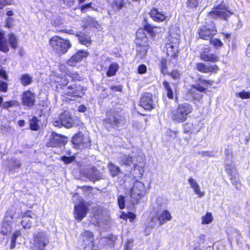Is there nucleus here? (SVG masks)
<instances>
[{"label":"nucleus","instance_id":"f257e3e1","mask_svg":"<svg viewBox=\"0 0 250 250\" xmlns=\"http://www.w3.org/2000/svg\"><path fill=\"white\" fill-rule=\"evenodd\" d=\"M156 27L146 23L144 26V29H139L136 32V50L140 54V58H144L145 57L149 48L148 38L144 30L149 33L151 36L153 37L156 34Z\"/></svg>","mask_w":250,"mask_h":250},{"label":"nucleus","instance_id":"f03ea898","mask_svg":"<svg viewBox=\"0 0 250 250\" xmlns=\"http://www.w3.org/2000/svg\"><path fill=\"white\" fill-rule=\"evenodd\" d=\"M144 160L143 156L140 150L137 148H133L131 153L128 155L124 154L120 157V163L126 166H133V171L135 174L142 175L144 173L143 164L141 162Z\"/></svg>","mask_w":250,"mask_h":250},{"label":"nucleus","instance_id":"7ed1b4c3","mask_svg":"<svg viewBox=\"0 0 250 250\" xmlns=\"http://www.w3.org/2000/svg\"><path fill=\"white\" fill-rule=\"evenodd\" d=\"M180 38V30L177 27H171L169 30V35L166 44V48L168 56L172 59H175Z\"/></svg>","mask_w":250,"mask_h":250},{"label":"nucleus","instance_id":"20e7f679","mask_svg":"<svg viewBox=\"0 0 250 250\" xmlns=\"http://www.w3.org/2000/svg\"><path fill=\"white\" fill-rule=\"evenodd\" d=\"M192 110V106L190 104H181L178 105L176 109L171 110L170 116L175 123H183L187 119L188 115Z\"/></svg>","mask_w":250,"mask_h":250},{"label":"nucleus","instance_id":"39448f33","mask_svg":"<svg viewBox=\"0 0 250 250\" xmlns=\"http://www.w3.org/2000/svg\"><path fill=\"white\" fill-rule=\"evenodd\" d=\"M49 44L53 51L60 55L65 54L72 46L69 40L58 36L52 37L49 40Z\"/></svg>","mask_w":250,"mask_h":250},{"label":"nucleus","instance_id":"423d86ee","mask_svg":"<svg viewBox=\"0 0 250 250\" xmlns=\"http://www.w3.org/2000/svg\"><path fill=\"white\" fill-rule=\"evenodd\" d=\"M146 192V189L145 185L141 182L136 181L134 183L129 190V194L131 198V202L133 204L141 202Z\"/></svg>","mask_w":250,"mask_h":250},{"label":"nucleus","instance_id":"0eeeda50","mask_svg":"<svg viewBox=\"0 0 250 250\" xmlns=\"http://www.w3.org/2000/svg\"><path fill=\"white\" fill-rule=\"evenodd\" d=\"M47 235L43 232L37 231L33 234L31 248L32 250H46L45 248L49 243Z\"/></svg>","mask_w":250,"mask_h":250},{"label":"nucleus","instance_id":"6e6552de","mask_svg":"<svg viewBox=\"0 0 250 250\" xmlns=\"http://www.w3.org/2000/svg\"><path fill=\"white\" fill-rule=\"evenodd\" d=\"M94 236L93 233L85 230L79 236V243L83 250H91L93 247Z\"/></svg>","mask_w":250,"mask_h":250},{"label":"nucleus","instance_id":"1a4fd4ad","mask_svg":"<svg viewBox=\"0 0 250 250\" xmlns=\"http://www.w3.org/2000/svg\"><path fill=\"white\" fill-rule=\"evenodd\" d=\"M232 14L229 8L222 3L218 6L214 7L211 11L209 13V17L214 19H222L226 20L227 18Z\"/></svg>","mask_w":250,"mask_h":250},{"label":"nucleus","instance_id":"9d476101","mask_svg":"<svg viewBox=\"0 0 250 250\" xmlns=\"http://www.w3.org/2000/svg\"><path fill=\"white\" fill-rule=\"evenodd\" d=\"M85 91L82 85L80 84H74L69 85L66 89L62 91L63 96L70 97L71 100H75V97H81L84 94Z\"/></svg>","mask_w":250,"mask_h":250},{"label":"nucleus","instance_id":"9b49d317","mask_svg":"<svg viewBox=\"0 0 250 250\" xmlns=\"http://www.w3.org/2000/svg\"><path fill=\"white\" fill-rule=\"evenodd\" d=\"M217 30L215 24L212 21L202 26L199 31V36L204 40H208L216 34Z\"/></svg>","mask_w":250,"mask_h":250},{"label":"nucleus","instance_id":"f8f14e48","mask_svg":"<svg viewBox=\"0 0 250 250\" xmlns=\"http://www.w3.org/2000/svg\"><path fill=\"white\" fill-rule=\"evenodd\" d=\"M72 142L75 147L78 149H82L90 146V140L88 135H84L79 132L73 138Z\"/></svg>","mask_w":250,"mask_h":250},{"label":"nucleus","instance_id":"ddd939ff","mask_svg":"<svg viewBox=\"0 0 250 250\" xmlns=\"http://www.w3.org/2000/svg\"><path fill=\"white\" fill-rule=\"evenodd\" d=\"M13 215L14 211L12 209L6 212L0 230V233L2 235L7 236L11 233Z\"/></svg>","mask_w":250,"mask_h":250},{"label":"nucleus","instance_id":"4468645a","mask_svg":"<svg viewBox=\"0 0 250 250\" xmlns=\"http://www.w3.org/2000/svg\"><path fill=\"white\" fill-rule=\"evenodd\" d=\"M67 139L64 136L53 132L49 136V140L46 143L48 147H61L64 146Z\"/></svg>","mask_w":250,"mask_h":250},{"label":"nucleus","instance_id":"2eb2a0df","mask_svg":"<svg viewBox=\"0 0 250 250\" xmlns=\"http://www.w3.org/2000/svg\"><path fill=\"white\" fill-rule=\"evenodd\" d=\"M199 82L200 83L192 85V89H190V93L193 95V97L195 99L198 100L202 98V95L201 93H196V92L198 91L199 92H203L206 90V88L203 86L201 85V84L206 85L207 84H211V82L209 80L199 79Z\"/></svg>","mask_w":250,"mask_h":250},{"label":"nucleus","instance_id":"dca6fc26","mask_svg":"<svg viewBox=\"0 0 250 250\" xmlns=\"http://www.w3.org/2000/svg\"><path fill=\"white\" fill-rule=\"evenodd\" d=\"M203 126V123L197 119H194L184 125L185 133H195L199 132Z\"/></svg>","mask_w":250,"mask_h":250},{"label":"nucleus","instance_id":"f3484780","mask_svg":"<svg viewBox=\"0 0 250 250\" xmlns=\"http://www.w3.org/2000/svg\"><path fill=\"white\" fill-rule=\"evenodd\" d=\"M140 105L146 110L150 111L154 108L155 105L152 94L150 93L143 94L140 100Z\"/></svg>","mask_w":250,"mask_h":250},{"label":"nucleus","instance_id":"a211bd4d","mask_svg":"<svg viewBox=\"0 0 250 250\" xmlns=\"http://www.w3.org/2000/svg\"><path fill=\"white\" fill-rule=\"evenodd\" d=\"M88 211L87 206L84 203H80L74 207V216L79 222H81L86 215Z\"/></svg>","mask_w":250,"mask_h":250},{"label":"nucleus","instance_id":"6ab92c4d","mask_svg":"<svg viewBox=\"0 0 250 250\" xmlns=\"http://www.w3.org/2000/svg\"><path fill=\"white\" fill-rule=\"evenodd\" d=\"M35 94L30 90L24 91L21 96L22 105L29 108H31L35 104Z\"/></svg>","mask_w":250,"mask_h":250},{"label":"nucleus","instance_id":"aec40b11","mask_svg":"<svg viewBox=\"0 0 250 250\" xmlns=\"http://www.w3.org/2000/svg\"><path fill=\"white\" fill-rule=\"evenodd\" d=\"M85 175L87 178L92 181H99L104 178V176L103 173L94 167H91L85 173Z\"/></svg>","mask_w":250,"mask_h":250},{"label":"nucleus","instance_id":"412c9836","mask_svg":"<svg viewBox=\"0 0 250 250\" xmlns=\"http://www.w3.org/2000/svg\"><path fill=\"white\" fill-rule=\"evenodd\" d=\"M87 53L83 50L79 51L67 61V64L70 66H75L77 62H80L84 58L86 57Z\"/></svg>","mask_w":250,"mask_h":250},{"label":"nucleus","instance_id":"4be33fe9","mask_svg":"<svg viewBox=\"0 0 250 250\" xmlns=\"http://www.w3.org/2000/svg\"><path fill=\"white\" fill-rule=\"evenodd\" d=\"M34 216V215L32 216V212L30 210L22 213V221L21 224L23 228L25 229H29L31 228L32 223L29 218H33Z\"/></svg>","mask_w":250,"mask_h":250},{"label":"nucleus","instance_id":"5701e85b","mask_svg":"<svg viewBox=\"0 0 250 250\" xmlns=\"http://www.w3.org/2000/svg\"><path fill=\"white\" fill-rule=\"evenodd\" d=\"M196 69L199 71L208 73L209 72H216L218 70V67L216 65H206L203 63H198L196 64Z\"/></svg>","mask_w":250,"mask_h":250},{"label":"nucleus","instance_id":"b1692460","mask_svg":"<svg viewBox=\"0 0 250 250\" xmlns=\"http://www.w3.org/2000/svg\"><path fill=\"white\" fill-rule=\"evenodd\" d=\"M60 119L62 120L63 123V126L66 128H69L72 126L73 120L71 115L68 111H64L60 115Z\"/></svg>","mask_w":250,"mask_h":250},{"label":"nucleus","instance_id":"393cba45","mask_svg":"<svg viewBox=\"0 0 250 250\" xmlns=\"http://www.w3.org/2000/svg\"><path fill=\"white\" fill-rule=\"evenodd\" d=\"M201 59L206 62H216L218 61L219 57L214 54H209V50L207 48L200 54Z\"/></svg>","mask_w":250,"mask_h":250},{"label":"nucleus","instance_id":"a878e982","mask_svg":"<svg viewBox=\"0 0 250 250\" xmlns=\"http://www.w3.org/2000/svg\"><path fill=\"white\" fill-rule=\"evenodd\" d=\"M157 221H158V220L156 213L155 212L151 213L145 223L146 231H147L148 229H154Z\"/></svg>","mask_w":250,"mask_h":250},{"label":"nucleus","instance_id":"bb28decb","mask_svg":"<svg viewBox=\"0 0 250 250\" xmlns=\"http://www.w3.org/2000/svg\"><path fill=\"white\" fill-rule=\"evenodd\" d=\"M149 15L151 18L156 22L163 21L166 19V16L164 12H160L156 8H153L151 10Z\"/></svg>","mask_w":250,"mask_h":250},{"label":"nucleus","instance_id":"cd10ccee","mask_svg":"<svg viewBox=\"0 0 250 250\" xmlns=\"http://www.w3.org/2000/svg\"><path fill=\"white\" fill-rule=\"evenodd\" d=\"M104 124L107 128H115L119 124V120L114 115L108 117L106 118Z\"/></svg>","mask_w":250,"mask_h":250},{"label":"nucleus","instance_id":"c85d7f7f","mask_svg":"<svg viewBox=\"0 0 250 250\" xmlns=\"http://www.w3.org/2000/svg\"><path fill=\"white\" fill-rule=\"evenodd\" d=\"M228 236L231 245L233 242L238 243L241 238L239 231L235 229H232L231 231L228 232Z\"/></svg>","mask_w":250,"mask_h":250},{"label":"nucleus","instance_id":"c756f323","mask_svg":"<svg viewBox=\"0 0 250 250\" xmlns=\"http://www.w3.org/2000/svg\"><path fill=\"white\" fill-rule=\"evenodd\" d=\"M172 216L167 210L163 211L158 216V220L160 225L165 224L167 222L171 220Z\"/></svg>","mask_w":250,"mask_h":250},{"label":"nucleus","instance_id":"7c9ffc66","mask_svg":"<svg viewBox=\"0 0 250 250\" xmlns=\"http://www.w3.org/2000/svg\"><path fill=\"white\" fill-rule=\"evenodd\" d=\"M188 182L190 185V187L193 189L194 192L199 197H201L204 195V193L201 192L199 186L196 181L190 177L188 180Z\"/></svg>","mask_w":250,"mask_h":250},{"label":"nucleus","instance_id":"2f4dec72","mask_svg":"<svg viewBox=\"0 0 250 250\" xmlns=\"http://www.w3.org/2000/svg\"><path fill=\"white\" fill-rule=\"evenodd\" d=\"M0 51L3 52H7L9 51V47L6 40L4 38V32L0 30Z\"/></svg>","mask_w":250,"mask_h":250},{"label":"nucleus","instance_id":"473e14b6","mask_svg":"<svg viewBox=\"0 0 250 250\" xmlns=\"http://www.w3.org/2000/svg\"><path fill=\"white\" fill-rule=\"evenodd\" d=\"M76 36L78 37L80 42L87 46L91 44V38L89 36L84 34H76Z\"/></svg>","mask_w":250,"mask_h":250},{"label":"nucleus","instance_id":"72a5a7b5","mask_svg":"<svg viewBox=\"0 0 250 250\" xmlns=\"http://www.w3.org/2000/svg\"><path fill=\"white\" fill-rule=\"evenodd\" d=\"M119 65L116 62H112L108 68L106 72V75L108 77H112L114 76L116 72L119 69Z\"/></svg>","mask_w":250,"mask_h":250},{"label":"nucleus","instance_id":"f704fd0d","mask_svg":"<svg viewBox=\"0 0 250 250\" xmlns=\"http://www.w3.org/2000/svg\"><path fill=\"white\" fill-rule=\"evenodd\" d=\"M108 166L110 174L113 177L118 176L121 173L120 167L113 163H109Z\"/></svg>","mask_w":250,"mask_h":250},{"label":"nucleus","instance_id":"c9c22d12","mask_svg":"<svg viewBox=\"0 0 250 250\" xmlns=\"http://www.w3.org/2000/svg\"><path fill=\"white\" fill-rule=\"evenodd\" d=\"M83 26L84 27H96L98 23L97 22L92 18L87 17L83 20Z\"/></svg>","mask_w":250,"mask_h":250},{"label":"nucleus","instance_id":"e433bc0d","mask_svg":"<svg viewBox=\"0 0 250 250\" xmlns=\"http://www.w3.org/2000/svg\"><path fill=\"white\" fill-rule=\"evenodd\" d=\"M225 167L226 170L230 177L232 178L238 176V173L233 165L226 164Z\"/></svg>","mask_w":250,"mask_h":250},{"label":"nucleus","instance_id":"4c0bfd02","mask_svg":"<svg viewBox=\"0 0 250 250\" xmlns=\"http://www.w3.org/2000/svg\"><path fill=\"white\" fill-rule=\"evenodd\" d=\"M21 83L23 86L30 84L32 82V77L29 74H25L21 76L20 78Z\"/></svg>","mask_w":250,"mask_h":250},{"label":"nucleus","instance_id":"58836bf2","mask_svg":"<svg viewBox=\"0 0 250 250\" xmlns=\"http://www.w3.org/2000/svg\"><path fill=\"white\" fill-rule=\"evenodd\" d=\"M8 42L11 48L15 49L18 46V40L17 37L13 33L8 35Z\"/></svg>","mask_w":250,"mask_h":250},{"label":"nucleus","instance_id":"ea45409f","mask_svg":"<svg viewBox=\"0 0 250 250\" xmlns=\"http://www.w3.org/2000/svg\"><path fill=\"white\" fill-rule=\"evenodd\" d=\"M163 85L167 92L168 98L169 99H172L173 98V93L169 83L167 81H164L163 83Z\"/></svg>","mask_w":250,"mask_h":250},{"label":"nucleus","instance_id":"a19ab883","mask_svg":"<svg viewBox=\"0 0 250 250\" xmlns=\"http://www.w3.org/2000/svg\"><path fill=\"white\" fill-rule=\"evenodd\" d=\"M21 235V232L20 230H17L15 231L12 235L11 239V245H10V249H13L15 248V244L17 241V238L20 236Z\"/></svg>","mask_w":250,"mask_h":250},{"label":"nucleus","instance_id":"79ce46f5","mask_svg":"<svg viewBox=\"0 0 250 250\" xmlns=\"http://www.w3.org/2000/svg\"><path fill=\"white\" fill-rule=\"evenodd\" d=\"M39 120L36 117H33L30 120V128L33 130H38L39 129Z\"/></svg>","mask_w":250,"mask_h":250},{"label":"nucleus","instance_id":"37998d69","mask_svg":"<svg viewBox=\"0 0 250 250\" xmlns=\"http://www.w3.org/2000/svg\"><path fill=\"white\" fill-rule=\"evenodd\" d=\"M20 105V103L16 100H12L4 102L2 106L4 108H8L12 107H18Z\"/></svg>","mask_w":250,"mask_h":250},{"label":"nucleus","instance_id":"c03bdc74","mask_svg":"<svg viewBox=\"0 0 250 250\" xmlns=\"http://www.w3.org/2000/svg\"><path fill=\"white\" fill-rule=\"evenodd\" d=\"M213 217L212 214L210 212H208L206 215L202 217V224H208L212 222Z\"/></svg>","mask_w":250,"mask_h":250},{"label":"nucleus","instance_id":"a18cd8bd","mask_svg":"<svg viewBox=\"0 0 250 250\" xmlns=\"http://www.w3.org/2000/svg\"><path fill=\"white\" fill-rule=\"evenodd\" d=\"M112 5L113 8L116 10H120L123 6L124 1L123 0H112V3H109Z\"/></svg>","mask_w":250,"mask_h":250},{"label":"nucleus","instance_id":"49530a36","mask_svg":"<svg viewBox=\"0 0 250 250\" xmlns=\"http://www.w3.org/2000/svg\"><path fill=\"white\" fill-rule=\"evenodd\" d=\"M62 79V75H57L56 74H54L50 75V80L51 82L58 83L60 85Z\"/></svg>","mask_w":250,"mask_h":250},{"label":"nucleus","instance_id":"de8ad7c7","mask_svg":"<svg viewBox=\"0 0 250 250\" xmlns=\"http://www.w3.org/2000/svg\"><path fill=\"white\" fill-rule=\"evenodd\" d=\"M201 0H188L187 6L188 7L194 8L197 7L201 2Z\"/></svg>","mask_w":250,"mask_h":250},{"label":"nucleus","instance_id":"09e8293b","mask_svg":"<svg viewBox=\"0 0 250 250\" xmlns=\"http://www.w3.org/2000/svg\"><path fill=\"white\" fill-rule=\"evenodd\" d=\"M210 42L215 48L221 47L223 44L221 40L217 38H211Z\"/></svg>","mask_w":250,"mask_h":250},{"label":"nucleus","instance_id":"8fccbe9b","mask_svg":"<svg viewBox=\"0 0 250 250\" xmlns=\"http://www.w3.org/2000/svg\"><path fill=\"white\" fill-rule=\"evenodd\" d=\"M237 96H238L240 98L243 99H250V91H246L245 90H243L241 92L237 93L236 94Z\"/></svg>","mask_w":250,"mask_h":250},{"label":"nucleus","instance_id":"3c124183","mask_svg":"<svg viewBox=\"0 0 250 250\" xmlns=\"http://www.w3.org/2000/svg\"><path fill=\"white\" fill-rule=\"evenodd\" d=\"M119 207L120 209H124L125 207V197L119 195L117 199Z\"/></svg>","mask_w":250,"mask_h":250},{"label":"nucleus","instance_id":"603ef678","mask_svg":"<svg viewBox=\"0 0 250 250\" xmlns=\"http://www.w3.org/2000/svg\"><path fill=\"white\" fill-rule=\"evenodd\" d=\"M80 8L81 9V11L83 13H85L87 11H89L93 9V8L91 6V3L82 5V6H81Z\"/></svg>","mask_w":250,"mask_h":250},{"label":"nucleus","instance_id":"864d4df0","mask_svg":"<svg viewBox=\"0 0 250 250\" xmlns=\"http://www.w3.org/2000/svg\"><path fill=\"white\" fill-rule=\"evenodd\" d=\"M167 60L163 59L161 61V68L162 73L163 74H166L167 73Z\"/></svg>","mask_w":250,"mask_h":250},{"label":"nucleus","instance_id":"5fc2aeb1","mask_svg":"<svg viewBox=\"0 0 250 250\" xmlns=\"http://www.w3.org/2000/svg\"><path fill=\"white\" fill-rule=\"evenodd\" d=\"M170 76L173 79L178 80L180 79L181 74L178 70H174L170 73Z\"/></svg>","mask_w":250,"mask_h":250},{"label":"nucleus","instance_id":"6e6d98bb","mask_svg":"<svg viewBox=\"0 0 250 250\" xmlns=\"http://www.w3.org/2000/svg\"><path fill=\"white\" fill-rule=\"evenodd\" d=\"M7 83L6 82L0 80V91L6 92L7 90Z\"/></svg>","mask_w":250,"mask_h":250},{"label":"nucleus","instance_id":"4d7b16f0","mask_svg":"<svg viewBox=\"0 0 250 250\" xmlns=\"http://www.w3.org/2000/svg\"><path fill=\"white\" fill-rule=\"evenodd\" d=\"M73 157H67L63 156L62 157L61 160L65 164H68L71 163L74 160Z\"/></svg>","mask_w":250,"mask_h":250},{"label":"nucleus","instance_id":"13d9d810","mask_svg":"<svg viewBox=\"0 0 250 250\" xmlns=\"http://www.w3.org/2000/svg\"><path fill=\"white\" fill-rule=\"evenodd\" d=\"M237 177H230L231 180V183L233 186H235L236 188L238 189L240 188V184L239 182V180L237 179Z\"/></svg>","mask_w":250,"mask_h":250},{"label":"nucleus","instance_id":"bf43d9fd","mask_svg":"<svg viewBox=\"0 0 250 250\" xmlns=\"http://www.w3.org/2000/svg\"><path fill=\"white\" fill-rule=\"evenodd\" d=\"M146 66L144 64H141L139 65L138 67V72L139 74H143L146 72Z\"/></svg>","mask_w":250,"mask_h":250},{"label":"nucleus","instance_id":"052dcab7","mask_svg":"<svg viewBox=\"0 0 250 250\" xmlns=\"http://www.w3.org/2000/svg\"><path fill=\"white\" fill-rule=\"evenodd\" d=\"M53 124L54 126L59 127H61L63 126L62 122V120H60V118L59 119H54L53 121Z\"/></svg>","mask_w":250,"mask_h":250},{"label":"nucleus","instance_id":"680f3d73","mask_svg":"<svg viewBox=\"0 0 250 250\" xmlns=\"http://www.w3.org/2000/svg\"><path fill=\"white\" fill-rule=\"evenodd\" d=\"M110 89L112 91H114V92L120 91V92L122 90V86L121 85H114V86H110Z\"/></svg>","mask_w":250,"mask_h":250},{"label":"nucleus","instance_id":"e2e57ef3","mask_svg":"<svg viewBox=\"0 0 250 250\" xmlns=\"http://www.w3.org/2000/svg\"><path fill=\"white\" fill-rule=\"evenodd\" d=\"M11 0H0V9H2L6 4H10Z\"/></svg>","mask_w":250,"mask_h":250},{"label":"nucleus","instance_id":"0e129e2a","mask_svg":"<svg viewBox=\"0 0 250 250\" xmlns=\"http://www.w3.org/2000/svg\"><path fill=\"white\" fill-rule=\"evenodd\" d=\"M0 77L6 81L7 80L8 77L6 71L2 69H0Z\"/></svg>","mask_w":250,"mask_h":250},{"label":"nucleus","instance_id":"69168bd1","mask_svg":"<svg viewBox=\"0 0 250 250\" xmlns=\"http://www.w3.org/2000/svg\"><path fill=\"white\" fill-rule=\"evenodd\" d=\"M68 83V81L67 80V79L64 77H62L61 82L60 83V86H65Z\"/></svg>","mask_w":250,"mask_h":250},{"label":"nucleus","instance_id":"338daca9","mask_svg":"<svg viewBox=\"0 0 250 250\" xmlns=\"http://www.w3.org/2000/svg\"><path fill=\"white\" fill-rule=\"evenodd\" d=\"M13 21V20L12 18H8L7 19L6 22V26L9 28L11 27L13 25V23H12Z\"/></svg>","mask_w":250,"mask_h":250},{"label":"nucleus","instance_id":"774afa93","mask_svg":"<svg viewBox=\"0 0 250 250\" xmlns=\"http://www.w3.org/2000/svg\"><path fill=\"white\" fill-rule=\"evenodd\" d=\"M64 3L67 6L71 7L74 4V0H63Z\"/></svg>","mask_w":250,"mask_h":250}]
</instances>
